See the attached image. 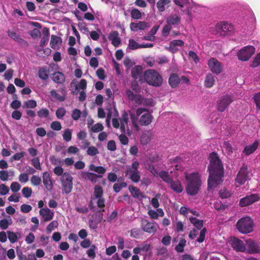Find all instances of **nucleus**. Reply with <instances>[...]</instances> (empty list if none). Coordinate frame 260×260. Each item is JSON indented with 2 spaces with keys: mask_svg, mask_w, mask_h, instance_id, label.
Here are the masks:
<instances>
[{
  "mask_svg": "<svg viewBox=\"0 0 260 260\" xmlns=\"http://www.w3.org/2000/svg\"><path fill=\"white\" fill-rule=\"evenodd\" d=\"M62 43V40L60 37L52 35L50 41V46L53 49H55L57 46L60 45Z\"/></svg>",
  "mask_w": 260,
  "mask_h": 260,
  "instance_id": "35",
  "label": "nucleus"
},
{
  "mask_svg": "<svg viewBox=\"0 0 260 260\" xmlns=\"http://www.w3.org/2000/svg\"><path fill=\"white\" fill-rule=\"evenodd\" d=\"M11 224V219H10V221L7 219H2L0 220V228L2 230H6Z\"/></svg>",
  "mask_w": 260,
  "mask_h": 260,
  "instance_id": "47",
  "label": "nucleus"
},
{
  "mask_svg": "<svg viewBox=\"0 0 260 260\" xmlns=\"http://www.w3.org/2000/svg\"><path fill=\"white\" fill-rule=\"evenodd\" d=\"M186 241L184 238H181L178 244L176 246L175 249V250L179 253L183 252L184 251V247L186 245Z\"/></svg>",
  "mask_w": 260,
  "mask_h": 260,
  "instance_id": "41",
  "label": "nucleus"
},
{
  "mask_svg": "<svg viewBox=\"0 0 260 260\" xmlns=\"http://www.w3.org/2000/svg\"><path fill=\"white\" fill-rule=\"evenodd\" d=\"M142 73V68L141 66H135L133 67L131 70V74L132 77L135 79L137 80L139 79V81L141 82H143L144 77L141 76Z\"/></svg>",
  "mask_w": 260,
  "mask_h": 260,
  "instance_id": "18",
  "label": "nucleus"
},
{
  "mask_svg": "<svg viewBox=\"0 0 260 260\" xmlns=\"http://www.w3.org/2000/svg\"><path fill=\"white\" fill-rule=\"evenodd\" d=\"M236 227L240 233L249 234L253 231L254 222L250 217H244L237 221Z\"/></svg>",
  "mask_w": 260,
  "mask_h": 260,
  "instance_id": "5",
  "label": "nucleus"
},
{
  "mask_svg": "<svg viewBox=\"0 0 260 260\" xmlns=\"http://www.w3.org/2000/svg\"><path fill=\"white\" fill-rule=\"evenodd\" d=\"M141 227L145 232L154 234L157 231L158 226L156 223L149 222L145 219H142L141 221Z\"/></svg>",
  "mask_w": 260,
  "mask_h": 260,
  "instance_id": "12",
  "label": "nucleus"
},
{
  "mask_svg": "<svg viewBox=\"0 0 260 260\" xmlns=\"http://www.w3.org/2000/svg\"><path fill=\"white\" fill-rule=\"evenodd\" d=\"M153 136L151 131L144 132L140 137V141L142 145H147L152 140Z\"/></svg>",
  "mask_w": 260,
  "mask_h": 260,
  "instance_id": "21",
  "label": "nucleus"
},
{
  "mask_svg": "<svg viewBox=\"0 0 260 260\" xmlns=\"http://www.w3.org/2000/svg\"><path fill=\"white\" fill-rule=\"evenodd\" d=\"M233 101L232 95L225 94L221 96L217 101V110L223 112Z\"/></svg>",
  "mask_w": 260,
  "mask_h": 260,
  "instance_id": "6",
  "label": "nucleus"
},
{
  "mask_svg": "<svg viewBox=\"0 0 260 260\" xmlns=\"http://www.w3.org/2000/svg\"><path fill=\"white\" fill-rule=\"evenodd\" d=\"M168 82L170 86L172 88H174L178 86L180 82V78L179 77L178 74L173 73L170 75Z\"/></svg>",
  "mask_w": 260,
  "mask_h": 260,
  "instance_id": "26",
  "label": "nucleus"
},
{
  "mask_svg": "<svg viewBox=\"0 0 260 260\" xmlns=\"http://www.w3.org/2000/svg\"><path fill=\"white\" fill-rule=\"evenodd\" d=\"M58 223L57 220L51 221L47 226L46 230L48 233L51 232L54 229L58 226Z\"/></svg>",
  "mask_w": 260,
  "mask_h": 260,
  "instance_id": "55",
  "label": "nucleus"
},
{
  "mask_svg": "<svg viewBox=\"0 0 260 260\" xmlns=\"http://www.w3.org/2000/svg\"><path fill=\"white\" fill-rule=\"evenodd\" d=\"M65 76L64 75L60 72H56L52 75V79L56 83L62 84L65 81Z\"/></svg>",
  "mask_w": 260,
  "mask_h": 260,
  "instance_id": "29",
  "label": "nucleus"
},
{
  "mask_svg": "<svg viewBox=\"0 0 260 260\" xmlns=\"http://www.w3.org/2000/svg\"><path fill=\"white\" fill-rule=\"evenodd\" d=\"M140 164L137 161H134L132 162L131 166H128L127 171L125 173L126 175L128 176L132 174L135 173L139 172L138 168L139 167Z\"/></svg>",
  "mask_w": 260,
  "mask_h": 260,
  "instance_id": "30",
  "label": "nucleus"
},
{
  "mask_svg": "<svg viewBox=\"0 0 260 260\" xmlns=\"http://www.w3.org/2000/svg\"><path fill=\"white\" fill-rule=\"evenodd\" d=\"M248 168L247 166L244 164L238 173L236 178L235 179L236 187H239L244 184L248 179Z\"/></svg>",
  "mask_w": 260,
  "mask_h": 260,
  "instance_id": "8",
  "label": "nucleus"
},
{
  "mask_svg": "<svg viewBox=\"0 0 260 260\" xmlns=\"http://www.w3.org/2000/svg\"><path fill=\"white\" fill-rule=\"evenodd\" d=\"M184 44V42L181 40H173L170 42L168 50L173 53H175L178 51L177 47H182Z\"/></svg>",
  "mask_w": 260,
  "mask_h": 260,
  "instance_id": "20",
  "label": "nucleus"
},
{
  "mask_svg": "<svg viewBox=\"0 0 260 260\" xmlns=\"http://www.w3.org/2000/svg\"><path fill=\"white\" fill-rule=\"evenodd\" d=\"M185 179L187 181L185 186L187 193L190 196L196 195L201 186V180L199 173H192L189 175L186 174Z\"/></svg>",
  "mask_w": 260,
  "mask_h": 260,
  "instance_id": "3",
  "label": "nucleus"
},
{
  "mask_svg": "<svg viewBox=\"0 0 260 260\" xmlns=\"http://www.w3.org/2000/svg\"><path fill=\"white\" fill-rule=\"evenodd\" d=\"M31 165L37 170H41L42 168L41 166L40 159L38 157H35L31 159Z\"/></svg>",
  "mask_w": 260,
  "mask_h": 260,
  "instance_id": "52",
  "label": "nucleus"
},
{
  "mask_svg": "<svg viewBox=\"0 0 260 260\" xmlns=\"http://www.w3.org/2000/svg\"><path fill=\"white\" fill-rule=\"evenodd\" d=\"M170 0H159L156 4V7L158 11L164 12L165 10V6L170 7Z\"/></svg>",
  "mask_w": 260,
  "mask_h": 260,
  "instance_id": "33",
  "label": "nucleus"
},
{
  "mask_svg": "<svg viewBox=\"0 0 260 260\" xmlns=\"http://www.w3.org/2000/svg\"><path fill=\"white\" fill-rule=\"evenodd\" d=\"M255 49L252 46H247L241 49L237 53L238 59L242 61H247L254 53Z\"/></svg>",
  "mask_w": 260,
  "mask_h": 260,
  "instance_id": "9",
  "label": "nucleus"
},
{
  "mask_svg": "<svg viewBox=\"0 0 260 260\" xmlns=\"http://www.w3.org/2000/svg\"><path fill=\"white\" fill-rule=\"evenodd\" d=\"M141 234V230L138 228H134L131 231V236L135 238H138Z\"/></svg>",
  "mask_w": 260,
  "mask_h": 260,
  "instance_id": "53",
  "label": "nucleus"
},
{
  "mask_svg": "<svg viewBox=\"0 0 260 260\" xmlns=\"http://www.w3.org/2000/svg\"><path fill=\"white\" fill-rule=\"evenodd\" d=\"M128 189L133 197L137 198L139 200L146 198L145 196L137 187L131 185L129 186Z\"/></svg>",
  "mask_w": 260,
  "mask_h": 260,
  "instance_id": "23",
  "label": "nucleus"
},
{
  "mask_svg": "<svg viewBox=\"0 0 260 260\" xmlns=\"http://www.w3.org/2000/svg\"><path fill=\"white\" fill-rule=\"evenodd\" d=\"M103 194V190L102 187L99 185H95L94 187V196L95 198L102 197Z\"/></svg>",
  "mask_w": 260,
  "mask_h": 260,
  "instance_id": "42",
  "label": "nucleus"
},
{
  "mask_svg": "<svg viewBox=\"0 0 260 260\" xmlns=\"http://www.w3.org/2000/svg\"><path fill=\"white\" fill-rule=\"evenodd\" d=\"M96 247L95 245H92L90 248L87 250V254L89 257L91 258L92 259L94 258L95 257V249Z\"/></svg>",
  "mask_w": 260,
  "mask_h": 260,
  "instance_id": "58",
  "label": "nucleus"
},
{
  "mask_svg": "<svg viewBox=\"0 0 260 260\" xmlns=\"http://www.w3.org/2000/svg\"><path fill=\"white\" fill-rule=\"evenodd\" d=\"M37 115L40 118H46L49 115V111L46 108H42L37 112Z\"/></svg>",
  "mask_w": 260,
  "mask_h": 260,
  "instance_id": "43",
  "label": "nucleus"
},
{
  "mask_svg": "<svg viewBox=\"0 0 260 260\" xmlns=\"http://www.w3.org/2000/svg\"><path fill=\"white\" fill-rule=\"evenodd\" d=\"M119 34L117 31H113L110 34L108 39L111 41L112 44L115 47H118L121 43V40L118 37Z\"/></svg>",
  "mask_w": 260,
  "mask_h": 260,
  "instance_id": "25",
  "label": "nucleus"
},
{
  "mask_svg": "<svg viewBox=\"0 0 260 260\" xmlns=\"http://www.w3.org/2000/svg\"><path fill=\"white\" fill-rule=\"evenodd\" d=\"M144 81L154 87H159L162 83V76L155 70H146L143 74Z\"/></svg>",
  "mask_w": 260,
  "mask_h": 260,
  "instance_id": "4",
  "label": "nucleus"
},
{
  "mask_svg": "<svg viewBox=\"0 0 260 260\" xmlns=\"http://www.w3.org/2000/svg\"><path fill=\"white\" fill-rule=\"evenodd\" d=\"M30 182L32 185L36 186L41 184L42 179L39 176L33 175L30 178Z\"/></svg>",
  "mask_w": 260,
  "mask_h": 260,
  "instance_id": "45",
  "label": "nucleus"
},
{
  "mask_svg": "<svg viewBox=\"0 0 260 260\" xmlns=\"http://www.w3.org/2000/svg\"><path fill=\"white\" fill-rule=\"evenodd\" d=\"M129 26L131 30L133 31L144 30L150 27L149 23L145 21H139L138 23L131 22Z\"/></svg>",
  "mask_w": 260,
  "mask_h": 260,
  "instance_id": "16",
  "label": "nucleus"
},
{
  "mask_svg": "<svg viewBox=\"0 0 260 260\" xmlns=\"http://www.w3.org/2000/svg\"><path fill=\"white\" fill-rule=\"evenodd\" d=\"M43 182L46 189L50 191L52 189L53 184L49 173L45 172L43 174Z\"/></svg>",
  "mask_w": 260,
  "mask_h": 260,
  "instance_id": "22",
  "label": "nucleus"
},
{
  "mask_svg": "<svg viewBox=\"0 0 260 260\" xmlns=\"http://www.w3.org/2000/svg\"><path fill=\"white\" fill-rule=\"evenodd\" d=\"M253 98L256 108L260 110V91L255 93Z\"/></svg>",
  "mask_w": 260,
  "mask_h": 260,
  "instance_id": "61",
  "label": "nucleus"
},
{
  "mask_svg": "<svg viewBox=\"0 0 260 260\" xmlns=\"http://www.w3.org/2000/svg\"><path fill=\"white\" fill-rule=\"evenodd\" d=\"M216 28L222 35H225L233 30V26L226 22L217 23Z\"/></svg>",
  "mask_w": 260,
  "mask_h": 260,
  "instance_id": "15",
  "label": "nucleus"
},
{
  "mask_svg": "<svg viewBox=\"0 0 260 260\" xmlns=\"http://www.w3.org/2000/svg\"><path fill=\"white\" fill-rule=\"evenodd\" d=\"M171 188L176 193H181L183 190L181 182L179 181H174L173 180L170 183Z\"/></svg>",
  "mask_w": 260,
  "mask_h": 260,
  "instance_id": "31",
  "label": "nucleus"
},
{
  "mask_svg": "<svg viewBox=\"0 0 260 260\" xmlns=\"http://www.w3.org/2000/svg\"><path fill=\"white\" fill-rule=\"evenodd\" d=\"M128 121V114L126 111H124L120 118V130L121 133H125L126 127H127Z\"/></svg>",
  "mask_w": 260,
  "mask_h": 260,
  "instance_id": "24",
  "label": "nucleus"
},
{
  "mask_svg": "<svg viewBox=\"0 0 260 260\" xmlns=\"http://www.w3.org/2000/svg\"><path fill=\"white\" fill-rule=\"evenodd\" d=\"M214 208L217 210H224L226 208V206L221 203V202L216 201L213 204Z\"/></svg>",
  "mask_w": 260,
  "mask_h": 260,
  "instance_id": "63",
  "label": "nucleus"
},
{
  "mask_svg": "<svg viewBox=\"0 0 260 260\" xmlns=\"http://www.w3.org/2000/svg\"><path fill=\"white\" fill-rule=\"evenodd\" d=\"M258 146V142L257 141H255L252 144L245 146L243 151V153H244L245 155H249L257 149Z\"/></svg>",
  "mask_w": 260,
  "mask_h": 260,
  "instance_id": "28",
  "label": "nucleus"
},
{
  "mask_svg": "<svg viewBox=\"0 0 260 260\" xmlns=\"http://www.w3.org/2000/svg\"><path fill=\"white\" fill-rule=\"evenodd\" d=\"M131 17L134 19H140L142 17L141 12L137 9H133L131 11Z\"/></svg>",
  "mask_w": 260,
  "mask_h": 260,
  "instance_id": "49",
  "label": "nucleus"
},
{
  "mask_svg": "<svg viewBox=\"0 0 260 260\" xmlns=\"http://www.w3.org/2000/svg\"><path fill=\"white\" fill-rule=\"evenodd\" d=\"M7 234H8V239H9L10 243H14L15 242H16L18 238H17V236L16 235V234L15 233H14L13 232H11V231H8Z\"/></svg>",
  "mask_w": 260,
  "mask_h": 260,
  "instance_id": "54",
  "label": "nucleus"
},
{
  "mask_svg": "<svg viewBox=\"0 0 260 260\" xmlns=\"http://www.w3.org/2000/svg\"><path fill=\"white\" fill-rule=\"evenodd\" d=\"M22 193L25 198H28L32 194V189L28 187H24L22 190Z\"/></svg>",
  "mask_w": 260,
  "mask_h": 260,
  "instance_id": "60",
  "label": "nucleus"
},
{
  "mask_svg": "<svg viewBox=\"0 0 260 260\" xmlns=\"http://www.w3.org/2000/svg\"><path fill=\"white\" fill-rule=\"evenodd\" d=\"M37 106V103L34 100H29L24 102L22 106L23 109L25 108H30L34 109Z\"/></svg>",
  "mask_w": 260,
  "mask_h": 260,
  "instance_id": "40",
  "label": "nucleus"
},
{
  "mask_svg": "<svg viewBox=\"0 0 260 260\" xmlns=\"http://www.w3.org/2000/svg\"><path fill=\"white\" fill-rule=\"evenodd\" d=\"M190 222L198 230H201L203 226L204 221L203 220H200L196 217H190Z\"/></svg>",
  "mask_w": 260,
  "mask_h": 260,
  "instance_id": "38",
  "label": "nucleus"
},
{
  "mask_svg": "<svg viewBox=\"0 0 260 260\" xmlns=\"http://www.w3.org/2000/svg\"><path fill=\"white\" fill-rule=\"evenodd\" d=\"M180 22V17L176 14H171L167 19L169 25H178Z\"/></svg>",
  "mask_w": 260,
  "mask_h": 260,
  "instance_id": "32",
  "label": "nucleus"
},
{
  "mask_svg": "<svg viewBox=\"0 0 260 260\" xmlns=\"http://www.w3.org/2000/svg\"><path fill=\"white\" fill-rule=\"evenodd\" d=\"M61 182L63 191L66 194L70 193L73 189V177L69 173H64L61 178Z\"/></svg>",
  "mask_w": 260,
  "mask_h": 260,
  "instance_id": "7",
  "label": "nucleus"
},
{
  "mask_svg": "<svg viewBox=\"0 0 260 260\" xmlns=\"http://www.w3.org/2000/svg\"><path fill=\"white\" fill-rule=\"evenodd\" d=\"M89 170L94 171L99 174H104L106 171L105 168L102 166H95L93 164H91L89 166Z\"/></svg>",
  "mask_w": 260,
  "mask_h": 260,
  "instance_id": "39",
  "label": "nucleus"
},
{
  "mask_svg": "<svg viewBox=\"0 0 260 260\" xmlns=\"http://www.w3.org/2000/svg\"><path fill=\"white\" fill-rule=\"evenodd\" d=\"M128 178L134 182L137 183L140 180V172H136L128 175Z\"/></svg>",
  "mask_w": 260,
  "mask_h": 260,
  "instance_id": "51",
  "label": "nucleus"
},
{
  "mask_svg": "<svg viewBox=\"0 0 260 260\" xmlns=\"http://www.w3.org/2000/svg\"><path fill=\"white\" fill-rule=\"evenodd\" d=\"M127 186L126 182H123L120 183H115L113 185V190L115 192H119L122 188L125 187Z\"/></svg>",
  "mask_w": 260,
  "mask_h": 260,
  "instance_id": "48",
  "label": "nucleus"
},
{
  "mask_svg": "<svg viewBox=\"0 0 260 260\" xmlns=\"http://www.w3.org/2000/svg\"><path fill=\"white\" fill-rule=\"evenodd\" d=\"M128 48L131 50H135L140 48V44H139L136 41L133 39L129 40Z\"/></svg>",
  "mask_w": 260,
  "mask_h": 260,
  "instance_id": "46",
  "label": "nucleus"
},
{
  "mask_svg": "<svg viewBox=\"0 0 260 260\" xmlns=\"http://www.w3.org/2000/svg\"><path fill=\"white\" fill-rule=\"evenodd\" d=\"M245 251L251 254L260 253V247L258 243L251 239H249L245 241Z\"/></svg>",
  "mask_w": 260,
  "mask_h": 260,
  "instance_id": "11",
  "label": "nucleus"
},
{
  "mask_svg": "<svg viewBox=\"0 0 260 260\" xmlns=\"http://www.w3.org/2000/svg\"><path fill=\"white\" fill-rule=\"evenodd\" d=\"M158 175L159 177L166 183L170 184L173 180L172 178L167 171H161L159 173Z\"/></svg>",
  "mask_w": 260,
  "mask_h": 260,
  "instance_id": "37",
  "label": "nucleus"
},
{
  "mask_svg": "<svg viewBox=\"0 0 260 260\" xmlns=\"http://www.w3.org/2000/svg\"><path fill=\"white\" fill-rule=\"evenodd\" d=\"M40 215L43 218L44 222L51 220L54 217V212L48 208H41L39 211Z\"/></svg>",
  "mask_w": 260,
  "mask_h": 260,
  "instance_id": "17",
  "label": "nucleus"
},
{
  "mask_svg": "<svg viewBox=\"0 0 260 260\" xmlns=\"http://www.w3.org/2000/svg\"><path fill=\"white\" fill-rule=\"evenodd\" d=\"M219 194V197L222 199H226L230 197L231 196V192L224 188L220 190Z\"/></svg>",
  "mask_w": 260,
  "mask_h": 260,
  "instance_id": "50",
  "label": "nucleus"
},
{
  "mask_svg": "<svg viewBox=\"0 0 260 260\" xmlns=\"http://www.w3.org/2000/svg\"><path fill=\"white\" fill-rule=\"evenodd\" d=\"M38 75L41 79L43 80H47L49 77V71L47 70L46 67L40 68L39 69Z\"/></svg>",
  "mask_w": 260,
  "mask_h": 260,
  "instance_id": "36",
  "label": "nucleus"
},
{
  "mask_svg": "<svg viewBox=\"0 0 260 260\" xmlns=\"http://www.w3.org/2000/svg\"><path fill=\"white\" fill-rule=\"evenodd\" d=\"M103 125L100 123H98L91 127V131L93 133H98L103 130Z\"/></svg>",
  "mask_w": 260,
  "mask_h": 260,
  "instance_id": "56",
  "label": "nucleus"
},
{
  "mask_svg": "<svg viewBox=\"0 0 260 260\" xmlns=\"http://www.w3.org/2000/svg\"><path fill=\"white\" fill-rule=\"evenodd\" d=\"M208 66L213 73L218 75L222 72V63L215 58H210L208 61Z\"/></svg>",
  "mask_w": 260,
  "mask_h": 260,
  "instance_id": "10",
  "label": "nucleus"
},
{
  "mask_svg": "<svg viewBox=\"0 0 260 260\" xmlns=\"http://www.w3.org/2000/svg\"><path fill=\"white\" fill-rule=\"evenodd\" d=\"M62 95H59L56 90L53 89L50 91V94L55 100L63 102L65 100L66 97V92L64 88H61L60 90Z\"/></svg>",
  "mask_w": 260,
  "mask_h": 260,
  "instance_id": "27",
  "label": "nucleus"
},
{
  "mask_svg": "<svg viewBox=\"0 0 260 260\" xmlns=\"http://www.w3.org/2000/svg\"><path fill=\"white\" fill-rule=\"evenodd\" d=\"M233 248L237 252H244L246 250L245 244L238 238L234 237L231 241Z\"/></svg>",
  "mask_w": 260,
  "mask_h": 260,
  "instance_id": "14",
  "label": "nucleus"
},
{
  "mask_svg": "<svg viewBox=\"0 0 260 260\" xmlns=\"http://www.w3.org/2000/svg\"><path fill=\"white\" fill-rule=\"evenodd\" d=\"M72 131L70 128H67L64 130L62 135L63 140L66 142L71 141L72 139Z\"/></svg>",
  "mask_w": 260,
  "mask_h": 260,
  "instance_id": "44",
  "label": "nucleus"
},
{
  "mask_svg": "<svg viewBox=\"0 0 260 260\" xmlns=\"http://www.w3.org/2000/svg\"><path fill=\"white\" fill-rule=\"evenodd\" d=\"M210 164L208 167L209 176L208 179V187L216 186L223 182L224 168L217 153L212 152L209 157Z\"/></svg>",
  "mask_w": 260,
  "mask_h": 260,
  "instance_id": "1",
  "label": "nucleus"
},
{
  "mask_svg": "<svg viewBox=\"0 0 260 260\" xmlns=\"http://www.w3.org/2000/svg\"><path fill=\"white\" fill-rule=\"evenodd\" d=\"M260 65V53L256 54L250 66L252 68H256Z\"/></svg>",
  "mask_w": 260,
  "mask_h": 260,
  "instance_id": "59",
  "label": "nucleus"
},
{
  "mask_svg": "<svg viewBox=\"0 0 260 260\" xmlns=\"http://www.w3.org/2000/svg\"><path fill=\"white\" fill-rule=\"evenodd\" d=\"M259 197L257 194H251L246 196L245 197L240 199L239 205L241 207H246L249 206L252 203L258 201Z\"/></svg>",
  "mask_w": 260,
  "mask_h": 260,
  "instance_id": "13",
  "label": "nucleus"
},
{
  "mask_svg": "<svg viewBox=\"0 0 260 260\" xmlns=\"http://www.w3.org/2000/svg\"><path fill=\"white\" fill-rule=\"evenodd\" d=\"M66 111L63 108H59L56 111V116L59 119H61L66 114Z\"/></svg>",
  "mask_w": 260,
  "mask_h": 260,
  "instance_id": "64",
  "label": "nucleus"
},
{
  "mask_svg": "<svg viewBox=\"0 0 260 260\" xmlns=\"http://www.w3.org/2000/svg\"><path fill=\"white\" fill-rule=\"evenodd\" d=\"M215 81L214 76L212 74L208 73L205 78V86L207 88H211L214 85Z\"/></svg>",
  "mask_w": 260,
  "mask_h": 260,
  "instance_id": "34",
  "label": "nucleus"
},
{
  "mask_svg": "<svg viewBox=\"0 0 260 260\" xmlns=\"http://www.w3.org/2000/svg\"><path fill=\"white\" fill-rule=\"evenodd\" d=\"M50 127L52 129L56 131H60L62 128L60 122L58 121H53L51 123Z\"/></svg>",
  "mask_w": 260,
  "mask_h": 260,
  "instance_id": "62",
  "label": "nucleus"
},
{
  "mask_svg": "<svg viewBox=\"0 0 260 260\" xmlns=\"http://www.w3.org/2000/svg\"><path fill=\"white\" fill-rule=\"evenodd\" d=\"M129 112L132 123L137 131L140 129L139 123L141 126H148L152 122L153 116L146 108H139L136 113Z\"/></svg>",
  "mask_w": 260,
  "mask_h": 260,
  "instance_id": "2",
  "label": "nucleus"
},
{
  "mask_svg": "<svg viewBox=\"0 0 260 260\" xmlns=\"http://www.w3.org/2000/svg\"><path fill=\"white\" fill-rule=\"evenodd\" d=\"M81 177L83 179L90 180L92 183H95L97 182L98 179L102 177V176L93 173L82 171L81 173Z\"/></svg>",
  "mask_w": 260,
  "mask_h": 260,
  "instance_id": "19",
  "label": "nucleus"
},
{
  "mask_svg": "<svg viewBox=\"0 0 260 260\" xmlns=\"http://www.w3.org/2000/svg\"><path fill=\"white\" fill-rule=\"evenodd\" d=\"M99 153L98 149L95 146L89 147L87 150V154L90 156H94Z\"/></svg>",
  "mask_w": 260,
  "mask_h": 260,
  "instance_id": "57",
  "label": "nucleus"
}]
</instances>
